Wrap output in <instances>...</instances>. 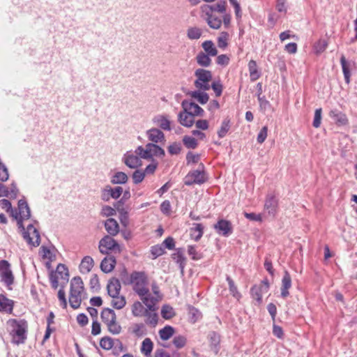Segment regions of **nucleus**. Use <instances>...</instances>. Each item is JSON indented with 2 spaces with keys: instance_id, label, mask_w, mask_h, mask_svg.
Masks as SVG:
<instances>
[{
  "instance_id": "55",
  "label": "nucleus",
  "mask_w": 357,
  "mask_h": 357,
  "mask_svg": "<svg viewBox=\"0 0 357 357\" xmlns=\"http://www.w3.org/2000/svg\"><path fill=\"white\" fill-rule=\"evenodd\" d=\"M70 305L73 309H77L79 307L82 303V296L77 295H70L69 296Z\"/></svg>"
},
{
  "instance_id": "42",
  "label": "nucleus",
  "mask_w": 357,
  "mask_h": 357,
  "mask_svg": "<svg viewBox=\"0 0 357 357\" xmlns=\"http://www.w3.org/2000/svg\"><path fill=\"white\" fill-rule=\"evenodd\" d=\"M148 146L151 149V156H156L159 158H162L165 156V153L163 149L153 143H148Z\"/></svg>"
},
{
  "instance_id": "9",
  "label": "nucleus",
  "mask_w": 357,
  "mask_h": 357,
  "mask_svg": "<svg viewBox=\"0 0 357 357\" xmlns=\"http://www.w3.org/2000/svg\"><path fill=\"white\" fill-rule=\"evenodd\" d=\"M213 228L216 232L223 236L227 237L233 232V227L230 221L220 219L216 224L214 225Z\"/></svg>"
},
{
  "instance_id": "64",
  "label": "nucleus",
  "mask_w": 357,
  "mask_h": 357,
  "mask_svg": "<svg viewBox=\"0 0 357 357\" xmlns=\"http://www.w3.org/2000/svg\"><path fill=\"white\" fill-rule=\"evenodd\" d=\"M181 150L180 143L174 142L168 146V151L171 155H177Z\"/></svg>"
},
{
  "instance_id": "33",
  "label": "nucleus",
  "mask_w": 357,
  "mask_h": 357,
  "mask_svg": "<svg viewBox=\"0 0 357 357\" xmlns=\"http://www.w3.org/2000/svg\"><path fill=\"white\" fill-rule=\"evenodd\" d=\"M128 181V175L123 172H116L111 178V183L112 184H125Z\"/></svg>"
},
{
  "instance_id": "30",
  "label": "nucleus",
  "mask_w": 357,
  "mask_h": 357,
  "mask_svg": "<svg viewBox=\"0 0 357 357\" xmlns=\"http://www.w3.org/2000/svg\"><path fill=\"white\" fill-rule=\"evenodd\" d=\"M266 293L263 287L259 285H254L250 289V294L252 298L256 301L257 305H260L262 303V294Z\"/></svg>"
},
{
  "instance_id": "31",
  "label": "nucleus",
  "mask_w": 357,
  "mask_h": 357,
  "mask_svg": "<svg viewBox=\"0 0 357 357\" xmlns=\"http://www.w3.org/2000/svg\"><path fill=\"white\" fill-rule=\"evenodd\" d=\"M248 70L251 81L254 82L258 79L261 73L258 70L257 62L254 60H250L248 63Z\"/></svg>"
},
{
  "instance_id": "18",
  "label": "nucleus",
  "mask_w": 357,
  "mask_h": 357,
  "mask_svg": "<svg viewBox=\"0 0 357 357\" xmlns=\"http://www.w3.org/2000/svg\"><path fill=\"white\" fill-rule=\"evenodd\" d=\"M291 287V278L287 271H284L282 279L281 296L284 298L289 295V289Z\"/></svg>"
},
{
  "instance_id": "28",
  "label": "nucleus",
  "mask_w": 357,
  "mask_h": 357,
  "mask_svg": "<svg viewBox=\"0 0 357 357\" xmlns=\"http://www.w3.org/2000/svg\"><path fill=\"white\" fill-rule=\"evenodd\" d=\"M94 264L93 259L90 256L84 257L79 265V270L82 273H88L91 268H93Z\"/></svg>"
},
{
  "instance_id": "13",
  "label": "nucleus",
  "mask_w": 357,
  "mask_h": 357,
  "mask_svg": "<svg viewBox=\"0 0 357 357\" xmlns=\"http://www.w3.org/2000/svg\"><path fill=\"white\" fill-rule=\"evenodd\" d=\"M146 137L153 144L165 142V134L158 128H153L146 131Z\"/></svg>"
},
{
  "instance_id": "35",
  "label": "nucleus",
  "mask_w": 357,
  "mask_h": 357,
  "mask_svg": "<svg viewBox=\"0 0 357 357\" xmlns=\"http://www.w3.org/2000/svg\"><path fill=\"white\" fill-rule=\"evenodd\" d=\"M230 128H231V121L228 117H227L222 121V122L221 123V126H220V129L218 130V137L220 138L225 137L227 135L229 130H230Z\"/></svg>"
},
{
  "instance_id": "6",
  "label": "nucleus",
  "mask_w": 357,
  "mask_h": 357,
  "mask_svg": "<svg viewBox=\"0 0 357 357\" xmlns=\"http://www.w3.org/2000/svg\"><path fill=\"white\" fill-rule=\"evenodd\" d=\"M98 249L101 254L109 255V253H120L121 246L112 236L105 235L102 237L98 243Z\"/></svg>"
},
{
  "instance_id": "8",
  "label": "nucleus",
  "mask_w": 357,
  "mask_h": 357,
  "mask_svg": "<svg viewBox=\"0 0 357 357\" xmlns=\"http://www.w3.org/2000/svg\"><path fill=\"white\" fill-rule=\"evenodd\" d=\"M0 277L8 289H12V285L14 284L15 277L10 268V264L5 259L0 260Z\"/></svg>"
},
{
  "instance_id": "61",
  "label": "nucleus",
  "mask_w": 357,
  "mask_h": 357,
  "mask_svg": "<svg viewBox=\"0 0 357 357\" xmlns=\"http://www.w3.org/2000/svg\"><path fill=\"white\" fill-rule=\"evenodd\" d=\"M66 284H61V289L58 291V298L61 302V305L63 308L67 307V301L66 298V293L64 291Z\"/></svg>"
},
{
  "instance_id": "48",
  "label": "nucleus",
  "mask_w": 357,
  "mask_h": 357,
  "mask_svg": "<svg viewBox=\"0 0 357 357\" xmlns=\"http://www.w3.org/2000/svg\"><path fill=\"white\" fill-rule=\"evenodd\" d=\"M144 316L146 317V323L147 324L155 326L158 324V317L156 313L147 310L145 312Z\"/></svg>"
},
{
  "instance_id": "4",
  "label": "nucleus",
  "mask_w": 357,
  "mask_h": 357,
  "mask_svg": "<svg viewBox=\"0 0 357 357\" xmlns=\"http://www.w3.org/2000/svg\"><path fill=\"white\" fill-rule=\"evenodd\" d=\"M13 330L11 335L13 336L12 342L14 344H23L26 339V332L28 329L27 321L24 319L20 321L16 319L11 320Z\"/></svg>"
},
{
  "instance_id": "17",
  "label": "nucleus",
  "mask_w": 357,
  "mask_h": 357,
  "mask_svg": "<svg viewBox=\"0 0 357 357\" xmlns=\"http://www.w3.org/2000/svg\"><path fill=\"white\" fill-rule=\"evenodd\" d=\"M195 76L197 77L194 82L195 86H198L199 81L211 82L212 79V73L210 70L204 68H198L195 72Z\"/></svg>"
},
{
  "instance_id": "1",
  "label": "nucleus",
  "mask_w": 357,
  "mask_h": 357,
  "mask_svg": "<svg viewBox=\"0 0 357 357\" xmlns=\"http://www.w3.org/2000/svg\"><path fill=\"white\" fill-rule=\"evenodd\" d=\"M225 1H220L213 5L203 4L200 7L201 17L207 22L210 28L218 29L222 25V19L216 13L222 14L226 12Z\"/></svg>"
},
{
  "instance_id": "15",
  "label": "nucleus",
  "mask_w": 357,
  "mask_h": 357,
  "mask_svg": "<svg viewBox=\"0 0 357 357\" xmlns=\"http://www.w3.org/2000/svg\"><path fill=\"white\" fill-rule=\"evenodd\" d=\"M178 121L184 127L191 128L195 123V117L183 109L178 114Z\"/></svg>"
},
{
  "instance_id": "20",
  "label": "nucleus",
  "mask_w": 357,
  "mask_h": 357,
  "mask_svg": "<svg viewBox=\"0 0 357 357\" xmlns=\"http://www.w3.org/2000/svg\"><path fill=\"white\" fill-rule=\"evenodd\" d=\"M104 225L108 236H114L119 232V225L114 218H108L105 220Z\"/></svg>"
},
{
  "instance_id": "2",
  "label": "nucleus",
  "mask_w": 357,
  "mask_h": 357,
  "mask_svg": "<svg viewBox=\"0 0 357 357\" xmlns=\"http://www.w3.org/2000/svg\"><path fill=\"white\" fill-rule=\"evenodd\" d=\"M24 219H25L24 217L20 216L19 219L17 220L18 228L20 229L24 239L31 245L38 246L40 243L39 231L31 224L29 225L26 229L23 225Z\"/></svg>"
},
{
  "instance_id": "5",
  "label": "nucleus",
  "mask_w": 357,
  "mask_h": 357,
  "mask_svg": "<svg viewBox=\"0 0 357 357\" xmlns=\"http://www.w3.org/2000/svg\"><path fill=\"white\" fill-rule=\"evenodd\" d=\"M100 317L104 324H106L109 333L113 335H118L121 332V326L116 321V315L112 309L104 308L101 312Z\"/></svg>"
},
{
  "instance_id": "29",
  "label": "nucleus",
  "mask_w": 357,
  "mask_h": 357,
  "mask_svg": "<svg viewBox=\"0 0 357 357\" xmlns=\"http://www.w3.org/2000/svg\"><path fill=\"white\" fill-rule=\"evenodd\" d=\"M18 212L20 217L29 219L31 211L27 202L24 199H20L18 202Z\"/></svg>"
},
{
  "instance_id": "3",
  "label": "nucleus",
  "mask_w": 357,
  "mask_h": 357,
  "mask_svg": "<svg viewBox=\"0 0 357 357\" xmlns=\"http://www.w3.org/2000/svg\"><path fill=\"white\" fill-rule=\"evenodd\" d=\"M124 283L132 284L133 290L139 296H146L149 292V289L146 287L147 277L144 272L134 271L131 273L129 281Z\"/></svg>"
},
{
  "instance_id": "23",
  "label": "nucleus",
  "mask_w": 357,
  "mask_h": 357,
  "mask_svg": "<svg viewBox=\"0 0 357 357\" xmlns=\"http://www.w3.org/2000/svg\"><path fill=\"white\" fill-rule=\"evenodd\" d=\"M278 207V201L273 195H268L265 202L264 208L268 214L274 215Z\"/></svg>"
},
{
  "instance_id": "56",
  "label": "nucleus",
  "mask_w": 357,
  "mask_h": 357,
  "mask_svg": "<svg viewBox=\"0 0 357 357\" xmlns=\"http://www.w3.org/2000/svg\"><path fill=\"white\" fill-rule=\"evenodd\" d=\"M187 339L183 335L175 336L173 339V344L177 349L183 348L186 344Z\"/></svg>"
},
{
  "instance_id": "60",
  "label": "nucleus",
  "mask_w": 357,
  "mask_h": 357,
  "mask_svg": "<svg viewBox=\"0 0 357 357\" xmlns=\"http://www.w3.org/2000/svg\"><path fill=\"white\" fill-rule=\"evenodd\" d=\"M321 114H322V109L321 108H318V109H315L314 120H313V122H312V126L314 128H319L320 126L321 121Z\"/></svg>"
},
{
  "instance_id": "38",
  "label": "nucleus",
  "mask_w": 357,
  "mask_h": 357,
  "mask_svg": "<svg viewBox=\"0 0 357 357\" xmlns=\"http://www.w3.org/2000/svg\"><path fill=\"white\" fill-rule=\"evenodd\" d=\"M209 56V55L200 52L196 56L197 63L202 67L209 66L211 63V59Z\"/></svg>"
},
{
  "instance_id": "14",
  "label": "nucleus",
  "mask_w": 357,
  "mask_h": 357,
  "mask_svg": "<svg viewBox=\"0 0 357 357\" xmlns=\"http://www.w3.org/2000/svg\"><path fill=\"white\" fill-rule=\"evenodd\" d=\"M329 116L339 126H346L349 123V120L346 114L337 109L331 110L329 112Z\"/></svg>"
},
{
  "instance_id": "10",
  "label": "nucleus",
  "mask_w": 357,
  "mask_h": 357,
  "mask_svg": "<svg viewBox=\"0 0 357 357\" xmlns=\"http://www.w3.org/2000/svg\"><path fill=\"white\" fill-rule=\"evenodd\" d=\"M181 107L183 109L189 112L194 117L204 116V109L194 102H190L188 100H183L181 102Z\"/></svg>"
},
{
  "instance_id": "43",
  "label": "nucleus",
  "mask_w": 357,
  "mask_h": 357,
  "mask_svg": "<svg viewBox=\"0 0 357 357\" xmlns=\"http://www.w3.org/2000/svg\"><path fill=\"white\" fill-rule=\"evenodd\" d=\"M226 280L229 284V289L231 293V294L236 298V299L239 300L241 297V294L238 291L237 287L236 286L234 280L230 278V276L227 275Z\"/></svg>"
},
{
  "instance_id": "34",
  "label": "nucleus",
  "mask_w": 357,
  "mask_h": 357,
  "mask_svg": "<svg viewBox=\"0 0 357 357\" xmlns=\"http://www.w3.org/2000/svg\"><path fill=\"white\" fill-rule=\"evenodd\" d=\"M153 343L152 340L146 337L145 338L141 346V352L145 356H149L153 351Z\"/></svg>"
},
{
  "instance_id": "47",
  "label": "nucleus",
  "mask_w": 357,
  "mask_h": 357,
  "mask_svg": "<svg viewBox=\"0 0 357 357\" xmlns=\"http://www.w3.org/2000/svg\"><path fill=\"white\" fill-rule=\"evenodd\" d=\"M183 142L184 146L188 149H195L198 145L197 140L190 136L185 135L183 138Z\"/></svg>"
},
{
  "instance_id": "37",
  "label": "nucleus",
  "mask_w": 357,
  "mask_h": 357,
  "mask_svg": "<svg viewBox=\"0 0 357 357\" xmlns=\"http://www.w3.org/2000/svg\"><path fill=\"white\" fill-rule=\"evenodd\" d=\"M206 54L214 56L218 54V50L211 40H206L202 45Z\"/></svg>"
},
{
  "instance_id": "40",
  "label": "nucleus",
  "mask_w": 357,
  "mask_h": 357,
  "mask_svg": "<svg viewBox=\"0 0 357 357\" xmlns=\"http://www.w3.org/2000/svg\"><path fill=\"white\" fill-rule=\"evenodd\" d=\"M174 333V328L171 326H165L159 331L160 337L162 340H169Z\"/></svg>"
},
{
  "instance_id": "39",
  "label": "nucleus",
  "mask_w": 357,
  "mask_h": 357,
  "mask_svg": "<svg viewBox=\"0 0 357 357\" xmlns=\"http://www.w3.org/2000/svg\"><path fill=\"white\" fill-rule=\"evenodd\" d=\"M147 310L139 301H135L132 305V314L134 317L144 316Z\"/></svg>"
},
{
  "instance_id": "27",
  "label": "nucleus",
  "mask_w": 357,
  "mask_h": 357,
  "mask_svg": "<svg viewBox=\"0 0 357 357\" xmlns=\"http://www.w3.org/2000/svg\"><path fill=\"white\" fill-rule=\"evenodd\" d=\"M200 91L201 90L198 89L197 91H188L187 93V95L196 99L200 104L204 105L208 101L209 96L204 91Z\"/></svg>"
},
{
  "instance_id": "57",
  "label": "nucleus",
  "mask_w": 357,
  "mask_h": 357,
  "mask_svg": "<svg viewBox=\"0 0 357 357\" xmlns=\"http://www.w3.org/2000/svg\"><path fill=\"white\" fill-rule=\"evenodd\" d=\"M109 189L111 198L114 199H119L123 193V188L121 186L112 188L110 185H109Z\"/></svg>"
},
{
  "instance_id": "11",
  "label": "nucleus",
  "mask_w": 357,
  "mask_h": 357,
  "mask_svg": "<svg viewBox=\"0 0 357 357\" xmlns=\"http://www.w3.org/2000/svg\"><path fill=\"white\" fill-rule=\"evenodd\" d=\"M189 176L193 177L196 184L202 185L208 181V176L204 171V165L200 163L199 168L196 170L189 172Z\"/></svg>"
},
{
  "instance_id": "46",
  "label": "nucleus",
  "mask_w": 357,
  "mask_h": 357,
  "mask_svg": "<svg viewBox=\"0 0 357 357\" xmlns=\"http://www.w3.org/2000/svg\"><path fill=\"white\" fill-rule=\"evenodd\" d=\"M131 333L137 337H142L146 334L143 324H134L130 328Z\"/></svg>"
},
{
  "instance_id": "19",
  "label": "nucleus",
  "mask_w": 357,
  "mask_h": 357,
  "mask_svg": "<svg viewBox=\"0 0 357 357\" xmlns=\"http://www.w3.org/2000/svg\"><path fill=\"white\" fill-rule=\"evenodd\" d=\"M121 288L119 280L116 278H112L107 286V293L111 297L115 298L119 295Z\"/></svg>"
},
{
  "instance_id": "62",
  "label": "nucleus",
  "mask_w": 357,
  "mask_h": 357,
  "mask_svg": "<svg viewBox=\"0 0 357 357\" xmlns=\"http://www.w3.org/2000/svg\"><path fill=\"white\" fill-rule=\"evenodd\" d=\"M257 99L259 102V107L261 110L263 112L266 111L268 109L271 107V104L268 100H267L265 96H257Z\"/></svg>"
},
{
  "instance_id": "49",
  "label": "nucleus",
  "mask_w": 357,
  "mask_h": 357,
  "mask_svg": "<svg viewBox=\"0 0 357 357\" xmlns=\"http://www.w3.org/2000/svg\"><path fill=\"white\" fill-rule=\"evenodd\" d=\"M114 299L112 301V305L114 308L117 310L122 309L126 304V298L123 296H117L115 298H113Z\"/></svg>"
},
{
  "instance_id": "22",
  "label": "nucleus",
  "mask_w": 357,
  "mask_h": 357,
  "mask_svg": "<svg viewBox=\"0 0 357 357\" xmlns=\"http://www.w3.org/2000/svg\"><path fill=\"white\" fill-rule=\"evenodd\" d=\"M14 307V301L8 298L4 294H0V312L12 313Z\"/></svg>"
},
{
  "instance_id": "44",
  "label": "nucleus",
  "mask_w": 357,
  "mask_h": 357,
  "mask_svg": "<svg viewBox=\"0 0 357 357\" xmlns=\"http://www.w3.org/2000/svg\"><path fill=\"white\" fill-rule=\"evenodd\" d=\"M75 289L80 292H83L84 290V283L82 278L79 276L74 277L70 282V289Z\"/></svg>"
},
{
  "instance_id": "25",
  "label": "nucleus",
  "mask_w": 357,
  "mask_h": 357,
  "mask_svg": "<svg viewBox=\"0 0 357 357\" xmlns=\"http://www.w3.org/2000/svg\"><path fill=\"white\" fill-rule=\"evenodd\" d=\"M153 121L162 130L170 131L172 130L170 121L165 115H158L153 119Z\"/></svg>"
},
{
  "instance_id": "51",
  "label": "nucleus",
  "mask_w": 357,
  "mask_h": 357,
  "mask_svg": "<svg viewBox=\"0 0 357 357\" xmlns=\"http://www.w3.org/2000/svg\"><path fill=\"white\" fill-rule=\"evenodd\" d=\"M165 252V248L162 245H155L151 248V253L154 259L162 255Z\"/></svg>"
},
{
  "instance_id": "26",
  "label": "nucleus",
  "mask_w": 357,
  "mask_h": 357,
  "mask_svg": "<svg viewBox=\"0 0 357 357\" xmlns=\"http://www.w3.org/2000/svg\"><path fill=\"white\" fill-rule=\"evenodd\" d=\"M190 229V237L195 241H198L204 234V227L200 223H193Z\"/></svg>"
},
{
  "instance_id": "52",
  "label": "nucleus",
  "mask_w": 357,
  "mask_h": 357,
  "mask_svg": "<svg viewBox=\"0 0 357 357\" xmlns=\"http://www.w3.org/2000/svg\"><path fill=\"white\" fill-rule=\"evenodd\" d=\"M229 38V33L226 31H222L220 36L218 38V46L220 48L225 49L227 46V40Z\"/></svg>"
},
{
  "instance_id": "21",
  "label": "nucleus",
  "mask_w": 357,
  "mask_h": 357,
  "mask_svg": "<svg viewBox=\"0 0 357 357\" xmlns=\"http://www.w3.org/2000/svg\"><path fill=\"white\" fill-rule=\"evenodd\" d=\"M116 264V258L114 256L105 257L100 263V269L105 273L112 271Z\"/></svg>"
},
{
  "instance_id": "12",
  "label": "nucleus",
  "mask_w": 357,
  "mask_h": 357,
  "mask_svg": "<svg viewBox=\"0 0 357 357\" xmlns=\"http://www.w3.org/2000/svg\"><path fill=\"white\" fill-rule=\"evenodd\" d=\"M123 161L130 169H135L142 165L140 158L130 151L123 155Z\"/></svg>"
},
{
  "instance_id": "7",
  "label": "nucleus",
  "mask_w": 357,
  "mask_h": 357,
  "mask_svg": "<svg viewBox=\"0 0 357 357\" xmlns=\"http://www.w3.org/2000/svg\"><path fill=\"white\" fill-rule=\"evenodd\" d=\"M59 279L64 281L61 284H66L69 280L68 269L66 266L63 264H59L56 271H52L50 274V280L52 287L54 289L58 288Z\"/></svg>"
},
{
  "instance_id": "63",
  "label": "nucleus",
  "mask_w": 357,
  "mask_h": 357,
  "mask_svg": "<svg viewBox=\"0 0 357 357\" xmlns=\"http://www.w3.org/2000/svg\"><path fill=\"white\" fill-rule=\"evenodd\" d=\"M200 160L199 154H194L191 151H189L186 155V162L187 165L190 163H197Z\"/></svg>"
},
{
  "instance_id": "50",
  "label": "nucleus",
  "mask_w": 357,
  "mask_h": 357,
  "mask_svg": "<svg viewBox=\"0 0 357 357\" xmlns=\"http://www.w3.org/2000/svg\"><path fill=\"white\" fill-rule=\"evenodd\" d=\"M161 315L164 319H169L175 315V313L171 306L165 305L162 307Z\"/></svg>"
},
{
  "instance_id": "41",
  "label": "nucleus",
  "mask_w": 357,
  "mask_h": 357,
  "mask_svg": "<svg viewBox=\"0 0 357 357\" xmlns=\"http://www.w3.org/2000/svg\"><path fill=\"white\" fill-rule=\"evenodd\" d=\"M202 34L201 29L197 26L189 27L187 30V37L190 40H197Z\"/></svg>"
},
{
  "instance_id": "32",
  "label": "nucleus",
  "mask_w": 357,
  "mask_h": 357,
  "mask_svg": "<svg viewBox=\"0 0 357 357\" xmlns=\"http://www.w3.org/2000/svg\"><path fill=\"white\" fill-rule=\"evenodd\" d=\"M142 301V302L144 303V305L147 307L148 310L154 312L155 311V302L156 299L151 296V295L149 294V292L144 296H139Z\"/></svg>"
},
{
  "instance_id": "59",
  "label": "nucleus",
  "mask_w": 357,
  "mask_h": 357,
  "mask_svg": "<svg viewBox=\"0 0 357 357\" xmlns=\"http://www.w3.org/2000/svg\"><path fill=\"white\" fill-rule=\"evenodd\" d=\"M132 176L133 183L135 184H138L144 180L145 177V172H143L142 170L137 169L132 173Z\"/></svg>"
},
{
  "instance_id": "45",
  "label": "nucleus",
  "mask_w": 357,
  "mask_h": 357,
  "mask_svg": "<svg viewBox=\"0 0 357 357\" xmlns=\"http://www.w3.org/2000/svg\"><path fill=\"white\" fill-rule=\"evenodd\" d=\"M114 345V340L109 336H105L100 340V346L105 350H109L113 347Z\"/></svg>"
},
{
  "instance_id": "53",
  "label": "nucleus",
  "mask_w": 357,
  "mask_h": 357,
  "mask_svg": "<svg viewBox=\"0 0 357 357\" xmlns=\"http://www.w3.org/2000/svg\"><path fill=\"white\" fill-rule=\"evenodd\" d=\"M188 253L193 260H199L203 257V255L197 251L195 245H188Z\"/></svg>"
},
{
  "instance_id": "54",
  "label": "nucleus",
  "mask_w": 357,
  "mask_h": 357,
  "mask_svg": "<svg viewBox=\"0 0 357 357\" xmlns=\"http://www.w3.org/2000/svg\"><path fill=\"white\" fill-rule=\"evenodd\" d=\"M122 194V198L114 204L115 208L119 211H123V209L120 208V206L124 204V203L130 198V192L129 190H125L124 192L123 191Z\"/></svg>"
},
{
  "instance_id": "24",
  "label": "nucleus",
  "mask_w": 357,
  "mask_h": 357,
  "mask_svg": "<svg viewBox=\"0 0 357 357\" xmlns=\"http://www.w3.org/2000/svg\"><path fill=\"white\" fill-rule=\"evenodd\" d=\"M172 259L179 265L181 273H183L186 258L184 256V249L177 248L176 252L172 255Z\"/></svg>"
},
{
  "instance_id": "58",
  "label": "nucleus",
  "mask_w": 357,
  "mask_h": 357,
  "mask_svg": "<svg viewBox=\"0 0 357 357\" xmlns=\"http://www.w3.org/2000/svg\"><path fill=\"white\" fill-rule=\"evenodd\" d=\"M100 215L103 217L113 216L116 215V210L109 206L105 205L102 206Z\"/></svg>"
},
{
  "instance_id": "36",
  "label": "nucleus",
  "mask_w": 357,
  "mask_h": 357,
  "mask_svg": "<svg viewBox=\"0 0 357 357\" xmlns=\"http://www.w3.org/2000/svg\"><path fill=\"white\" fill-rule=\"evenodd\" d=\"M340 63L342 68V72L344 74V77L345 79L346 83L349 84L350 82V70H349V64L347 61L345 56L344 55H342L340 58Z\"/></svg>"
},
{
  "instance_id": "16",
  "label": "nucleus",
  "mask_w": 357,
  "mask_h": 357,
  "mask_svg": "<svg viewBox=\"0 0 357 357\" xmlns=\"http://www.w3.org/2000/svg\"><path fill=\"white\" fill-rule=\"evenodd\" d=\"M208 340L209 341L211 350L215 354H218L220 348V335L215 331H211L208 334Z\"/></svg>"
}]
</instances>
